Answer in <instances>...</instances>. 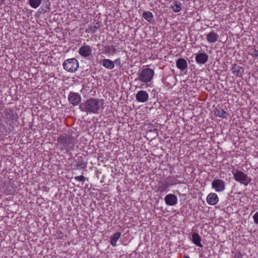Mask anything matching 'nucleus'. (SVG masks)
<instances>
[{
	"label": "nucleus",
	"mask_w": 258,
	"mask_h": 258,
	"mask_svg": "<svg viewBox=\"0 0 258 258\" xmlns=\"http://www.w3.org/2000/svg\"><path fill=\"white\" fill-rule=\"evenodd\" d=\"M191 240L192 242L197 246L202 247L203 245L202 244L201 241L202 240L201 237L198 233L194 232L191 235Z\"/></svg>",
	"instance_id": "nucleus-19"
},
{
	"label": "nucleus",
	"mask_w": 258,
	"mask_h": 258,
	"mask_svg": "<svg viewBox=\"0 0 258 258\" xmlns=\"http://www.w3.org/2000/svg\"><path fill=\"white\" fill-rule=\"evenodd\" d=\"M251 54L254 57H257L258 56V50L256 49H253L252 51Z\"/></svg>",
	"instance_id": "nucleus-32"
},
{
	"label": "nucleus",
	"mask_w": 258,
	"mask_h": 258,
	"mask_svg": "<svg viewBox=\"0 0 258 258\" xmlns=\"http://www.w3.org/2000/svg\"><path fill=\"white\" fill-rule=\"evenodd\" d=\"M155 75L154 71L149 68L142 69L140 73H138V77L135 79V81H140L142 82L147 84L151 82Z\"/></svg>",
	"instance_id": "nucleus-3"
},
{
	"label": "nucleus",
	"mask_w": 258,
	"mask_h": 258,
	"mask_svg": "<svg viewBox=\"0 0 258 258\" xmlns=\"http://www.w3.org/2000/svg\"><path fill=\"white\" fill-rule=\"evenodd\" d=\"M184 258H190L187 255H184Z\"/></svg>",
	"instance_id": "nucleus-33"
},
{
	"label": "nucleus",
	"mask_w": 258,
	"mask_h": 258,
	"mask_svg": "<svg viewBox=\"0 0 258 258\" xmlns=\"http://www.w3.org/2000/svg\"><path fill=\"white\" fill-rule=\"evenodd\" d=\"M120 235L121 233L119 232H117L113 234L110 237V244L112 246H116V242L117 240L119 238Z\"/></svg>",
	"instance_id": "nucleus-21"
},
{
	"label": "nucleus",
	"mask_w": 258,
	"mask_h": 258,
	"mask_svg": "<svg viewBox=\"0 0 258 258\" xmlns=\"http://www.w3.org/2000/svg\"><path fill=\"white\" fill-rule=\"evenodd\" d=\"M209 58L208 55L205 52H199L196 55L195 59L197 63L204 64L206 63Z\"/></svg>",
	"instance_id": "nucleus-9"
},
{
	"label": "nucleus",
	"mask_w": 258,
	"mask_h": 258,
	"mask_svg": "<svg viewBox=\"0 0 258 258\" xmlns=\"http://www.w3.org/2000/svg\"><path fill=\"white\" fill-rule=\"evenodd\" d=\"M101 64L105 68L108 70H112L114 68V63L112 60L105 58L101 60Z\"/></svg>",
	"instance_id": "nucleus-18"
},
{
	"label": "nucleus",
	"mask_w": 258,
	"mask_h": 258,
	"mask_svg": "<svg viewBox=\"0 0 258 258\" xmlns=\"http://www.w3.org/2000/svg\"><path fill=\"white\" fill-rule=\"evenodd\" d=\"M75 179L79 181L84 182L86 180V178L83 175H80L76 176L75 177Z\"/></svg>",
	"instance_id": "nucleus-29"
},
{
	"label": "nucleus",
	"mask_w": 258,
	"mask_h": 258,
	"mask_svg": "<svg viewBox=\"0 0 258 258\" xmlns=\"http://www.w3.org/2000/svg\"><path fill=\"white\" fill-rule=\"evenodd\" d=\"M143 17L148 22L151 23L153 19V15L151 12H144L143 14Z\"/></svg>",
	"instance_id": "nucleus-24"
},
{
	"label": "nucleus",
	"mask_w": 258,
	"mask_h": 258,
	"mask_svg": "<svg viewBox=\"0 0 258 258\" xmlns=\"http://www.w3.org/2000/svg\"><path fill=\"white\" fill-rule=\"evenodd\" d=\"M206 39L208 42L213 43L218 40L219 35L214 31H212L207 34Z\"/></svg>",
	"instance_id": "nucleus-15"
},
{
	"label": "nucleus",
	"mask_w": 258,
	"mask_h": 258,
	"mask_svg": "<svg viewBox=\"0 0 258 258\" xmlns=\"http://www.w3.org/2000/svg\"><path fill=\"white\" fill-rule=\"evenodd\" d=\"M168 179L169 177H167L165 181L159 182L157 190L160 193L165 192L168 187L176 184L172 180H168Z\"/></svg>",
	"instance_id": "nucleus-6"
},
{
	"label": "nucleus",
	"mask_w": 258,
	"mask_h": 258,
	"mask_svg": "<svg viewBox=\"0 0 258 258\" xmlns=\"http://www.w3.org/2000/svg\"><path fill=\"white\" fill-rule=\"evenodd\" d=\"M105 49L103 52L104 53L114 54L116 53L117 51V49L112 45H107L105 46Z\"/></svg>",
	"instance_id": "nucleus-22"
},
{
	"label": "nucleus",
	"mask_w": 258,
	"mask_h": 258,
	"mask_svg": "<svg viewBox=\"0 0 258 258\" xmlns=\"http://www.w3.org/2000/svg\"><path fill=\"white\" fill-rule=\"evenodd\" d=\"M63 69L71 73L75 72L79 68V62L75 58H69L66 60L63 64Z\"/></svg>",
	"instance_id": "nucleus-5"
},
{
	"label": "nucleus",
	"mask_w": 258,
	"mask_h": 258,
	"mask_svg": "<svg viewBox=\"0 0 258 258\" xmlns=\"http://www.w3.org/2000/svg\"><path fill=\"white\" fill-rule=\"evenodd\" d=\"M217 116L221 118H226L228 115V113L224 109L217 110Z\"/></svg>",
	"instance_id": "nucleus-27"
},
{
	"label": "nucleus",
	"mask_w": 258,
	"mask_h": 258,
	"mask_svg": "<svg viewBox=\"0 0 258 258\" xmlns=\"http://www.w3.org/2000/svg\"><path fill=\"white\" fill-rule=\"evenodd\" d=\"M103 104V99L91 98L81 103L79 105V109L83 112L99 114Z\"/></svg>",
	"instance_id": "nucleus-1"
},
{
	"label": "nucleus",
	"mask_w": 258,
	"mask_h": 258,
	"mask_svg": "<svg viewBox=\"0 0 258 258\" xmlns=\"http://www.w3.org/2000/svg\"><path fill=\"white\" fill-rule=\"evenodd\" d=\"M244 68L234 63L232 65L231 71L233 75L237 76H242L244 73Z\"/></svg>",
	"instance_id": "nucleus-16"
},
{
	"label": "nucleus",
	"mask_w": 258,
	"mask_h": 258,
	"mask_svg": "<svg viewBox=\"0 0 258 258\" xmlns=\"http://www.w3.org/2000/svg\"><path fill=\"white\" fill-rule=\"evenodd\" d=\"M41 0H29L30 6L34 9L37 8L41 4Z\"/></svg>",
	"instance_id": "nucleus-25"
},
{
	"label": "nucleus",
	"mask_w": 258,
	"mask_h": 258,
	"mask_svg": "<svg viewBox=\"0 0 258 258\" xmlns=\"http://www.w3.org/2000/svg\"><path fill=\"white\" fill-rule=\"evenodd\" d=\"M173 11L175 13L179 12L181 10V4L177 1H174L173 5L171 7Z\"/></svg>",
	"instance_id": "nucleus-23"
},
{
	"label": "nucleus",
	"mask_w": 258,
	"mask_h": 258,
	"mask_svg": "<svg viewBox=\"0 0 258 258\" xmlns=\"http://www.w3.org/2000/svg\"><path fill=\"white\" fill-rule=\"evenodd\" d=\"M76 166L78 169H85L87 167V162L84 160L82 156H79L75 160Z\"/></svg>",
	"instance_id": "nucleus-17"
},
{
	"label": "nucleus",
	"mask_w": 258,
	"mask_h": 258,
	"mask_svg": "<svg viewBox=\"0 0 258 258\" xmlns=\"http://www.w3.org/2000/svg\"><path fill=\"white\" fill-rule=\"evenodd\" d=\"M136 98L138 102L144 103L148 101L149 94L146 91L141 90L137 92Z\"/></svg>",
	"instance_id": "nucleus-10"
},
{
	"label": "nucleus",
	"mask_w": 258,
	"mask_h": 258,
	"mask_svg": "<svg viewBox=\"0 0 258 258\" xmlns=\"http://www.w3.org/2000/svg\"><path fill=\"white\" fill-rule=\"evenodd\" d=\"M114 63V65L115 64L116 66L120 67L121 65V60L120 58H117L113 61Z\"/></svg>",
	"instance_id": "nucleus-30"
},
{
	"label": "nucleus",
	"mask_w": 258,
	"mask_h": 258,
	"mask_svg": "<svg viewBox=\"0 0 258 258\" xmlns=\"http://www.w3.org/2000/svg\"><path fill=\"white\" fill-rule=\"evenodd\" d=\"M7 114L9 115L8 116L10 120H14L16 119L17 116L14 113L13 109H9V111L7 112Z\"/></svg>",
	"instance_id": "nucleus-28"
},
{
	"label": "nucleus",
	"mask_w": 258,
	"mask_h": 258,
	"mask_svg": "<svg viewBox=\"0 0 258 258\" xmlns=\"http://www.w3.org/2000/svg\"><path fill=\"white\" fill-rule=\"evenodd\" d=\"M68 100L73 106H77L81 104V96L78 93L71 92L68 96Z\"/></svg>",
	"instance_id": "nucleus-7"
},
{
	"label": "nucleus",
	"mask_w": 258,
	"mask_h": 258,
	"mask_svg": "<svg viewBox=\"0 0 258 258\" xmlns=\"http://www.w3.org/2000/svg\"><path fill=\"white\" fill-rule=\"evenodd\" d=\"M92 49L89 45L82 46L79 50V53L84 57L90 56L92 53Z\"/></svg>",
	"instance_id": "nucleus-11"
},
{
	"label": "nucleus",
	"mask_w": 258,
	"mask_h": 258,
	"mask_svg": "<svg viewBox=\"0 0 258 258\" xmlns=\"http://www.w3.org/2000/svg\"><path fill=\"white\" fill-rule=\"evenodd\" d=\"M42 7L43 8L42 9L44 13H46L50 11V3L49 1H45L43 3Z\"/></svg>",
	"instance_id": "nucleus-26"
},
{
	"label": "nucleus",
	"mask_w": 258,
	"mask_h": 258,
	"mask_svg": "<svg viewBox=\"0 0 258 258\" xmlns=\"http://www.w3.org/2000/svg\"><path fill=\"white\" fill-rule=\"evenodd\" d=\"M76 139L70 133L60 135L57 138V145L61 151L69 153L74 150Z\"/></svg>",
	"instance_id": "nucleus-2"
},
{
	"label": "nucleus",
	"mask_w": 258,
	"mask_h": 258,
	"mask_svg": "<svg viewBox=\"0 0 258 258\" xmlns=\"http://www.w3.org/2000/svg\"><path fill=\"white\" fill-rule=\"evenodd\" d=\"M102 26L100 22H96L94 26L89 27L86 30V32L87 33H94L97 29H98Z\"/></svg>",
	"instance_id": "nucleus-20"
},
{
	"label": "nucleus",
	"mask_w": 258,
	"mask_h": 258,
	"mask_svg": "<svg viewBox=\"0 0 258 258\" xmlns=\"http://www.w3.org/2000/svg\"><path fill=\"white\" fill-rule=\"evenodd\" d=\"M165 202L168 206L175 205L177 203V198L173 194H168L166 195L164 199Z\"/></svg>",
	"instance_id": "nucleus-12"
},
{
	"label": "nucleus",
	"mask_w": 258,
	"mask_h": 258,
	"mask_svg": "<svg viewBox=\"0 0 258 258\" xmlns=\"http://www.w3.org/2000/svg\"><path fill=\"white\" fill-rule=\"evenodd\" d=\"M232 173L233 175L234 179L241 184L247 186L251 181L250 177H248L247 174H244L242 171L236 168L233 169Z\"/></svg>",
	"instance_id": "nucleus-4"
},
{
	"label": "nucleus",
	"mask_w": 258,
	"mask_h": 258,
	"mask_svg": "<svg viewBox=\"0 0 258 258\" xmlns=\"http://www.w3.org/2000/svg\"><path fill=\"white\" fill-rule=\"evenodd\" d=\"M177 68L181 71H183L187 68V63L186 60L183 58H179L176 61Z\"/></svg>",
	"instance_id": "nucleus-14"
},
{
	"label": "nucleus",
	"mask_w": 258,
	"mask_h": 258,
	"mask_svg": "<svg viewBox=\"0 0 258 258\" xmlns=\"http://www.w3.org/2000/svg\"><path fill=\"white\" fill-rule=\"evenodd\" d=\"M207 203L212 206L216 205L219 202V198L216 193L211 192L207 197Z\"/></svg>",
	"instance_id": "nucleus-13"
},
{
	"label": "nucleus",
	"mask_w": 258,
	"mask_h": 258,
	"mask_svg": "<svg viewBox=\"0 0 258 258\" xmlns=\"http://www.w3.org/2000/svg\"><path fill=\"white\" fill-rule=\"evenodd\" d=\"M253 219L254 222L255 224H258V212H256L254 214V215L253 216Z\"/></svg>",
	"instance_id": "nucleus-31"
},
{
	"label": "nucleus",
	"mask_w": 258,
	"mask_h": 258,
	"mask_svg": "<svg viewBox=\"0 0 258 258\" xmlns=\"http://www.w3.org/2000/svg\"><path fill=\"white\" fill-rule=\"evenodd\" d=\"M212 187L216 191L221 192L225 189V183L223 180L215 179L212 182Z\"/></svg>",
	"instance_id": "nucleus-8"
}]
</instances>
